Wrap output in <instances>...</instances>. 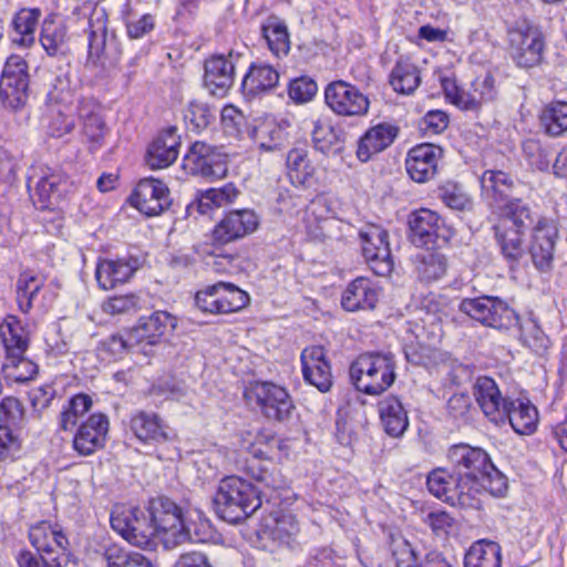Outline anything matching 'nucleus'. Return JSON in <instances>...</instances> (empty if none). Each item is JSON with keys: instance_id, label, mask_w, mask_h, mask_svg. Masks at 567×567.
Returning a JSON list of instances; mask_svg holds the SVG:
<instances>
[{"instance_id": "obj_1", "label": "nucleus", "mask_w": 567, "mask_h": 567, "mask_svg": "<svg viewBox=\"0 0 567 567\" xmlns=\"http://www.w3.org/2000/svg\"><path fill=\"white\" fill-rule=\"evenodd\" d=\"M483 198L497 205L492 225L495 245L511 269L519 266L525 254V233L534 224L535 212L522 198L511 197L514 179L503 171L487 169L481 178Z\"/></svg>"}, {"instance_id": "obj_2", "label": "nucleus", "mask_w": 567, "mask_h": 567, "mask_svg": "<svg viewBox=\"0 0 567 567\" xmlns=\"http://www.w3.org/2000/svg\"><path fill=\"white\" fill-rule=\"evenodd\" d=\"M447 458L454 478L466 496L480 503L478 495L485 491L493 496H503L507 491V478L492 463L481 447L460 443L450 447Z\"/></svg>"}, {"instance_id": "obj_3", "label": "nucleus", "mask_w": 567, "mask_h": 567, "mask_svg": "<svg viewBox=\"0 0 567 567\" xmlns=\"http://www.w3.org/2000/svg\"><path fill=\"white\" fill-rule=\"evenodd\" d=\"M157 537L165 548H174L185 543L206 542L209 524L202 519L199 513L184 512L168 497H157L148 504Z\"/></svg>"}, {"instance_id": "obj_4", "label": "nucleus", "mask_w": 567, "mask_h": 567, "mask_svg": "<svg viewBox=\"0 0 567 567\" xmlns=\"http://www.w3.org/2000/svg\"><path fill=\"white\" fill-rule=\"evenodd\" d=\"M261 494L259 487L238 476L226 477L214 497L215 511L225 522L237 524L261 506Z\"/></svg>"}, {"instance_id": "obj_5", "label": "nucleus", "mask_w": 567, "mask_h": 567, "mask_svg": "<svg viewBox=\"0 0 567 567\" xmlns=\"http://www.w3.org/2000/svg\"><path fill=\"white\" fill-rule=\"evenodd\" d=\"M350 379L358 391L380 395L395 381V361L390 352H365L350 365Z\"/></svg>"}, {"instance_id": "obj_6", "label": "nucleus", "mask_w": 567, "mask_h": 567, "mask_svg": "<svg viewBox=\"0 0 567 567\" xmlns=\"http://www.w3.org/2000/svg\"><path fill=\"white\" fill-rule=\"evenodd\" d=\"M458 310L482 326L498 331L522 330L520 316L509 303L496 296L483 295L476 298H464Z\"/></svg>"}, {"instance_id": "obj_7", "label": "nucleus", "mask_w": 567, "mask_h": 567, "mask_svg": "<svg viewBox=\"0 0 567 567\" xmlns=\"http://www.w3.org/2000/svg\"><path fill=\"white\" fill-rule=\"evenodd\" d=\"M110 520L113 530L136 547H151L157 536L150 507L116 506Z\"/></svg>"}, {"instance_id": "obj_8", "label": "nucleus", "mask_w": 567, "mask_h": 567, "mask_svg": "<svg viewBox=\"0 0 567 567\" xmlns=\"http://www.w3.org/2000/svg\"><path fill=\"white\" fill-rule=\"evenodd\" d=\"M29 182L34 183L32 198L40 209H53L76 190L75 183L56 166L38 167Z\"/></svg>"}, {"instance_id": "obj_9", "label": "nucleus", "mask_w": 567, "mask_h": 567, "mask_svg": "<svg viewBox=\"0 0 567 567\" xmlns=\"http://www.w3.org/2000/svg\"><path fill=\"white\" fill-rule=\"evenodd\" d=\"M49 134L53 137H62L71 133L75 127V115H78L79 109V99L75 92L70 89L65 80L58 79L49 93Z\"/></svg>"}, {"instance_id": "obj_10", "label": "nucleus", "mask_w": 567, "mask_h": 567, "mask_svg": "<svg viewBox=\"0 0 567 567\" xmlns=\"http://www.w3.org/2000/svg\"><path fill=\"white\" fill-rule=\"evenodd\" d=\"M530 230L529 244H525V252H528L534 267L547 272L553 267L555 246L558 239V229L554 221L535 213L534 224ZM526 256L524 254L523 258Z\"/></svg>"}, {"instance_id": "obj_11", "label": "nucleus", "mask_w": 567, "mask_h": 567, "mask_svg": "<svg viewBox=\"0 0 567 567\" xmlns=\"http://www.w3.org/2000/svg\"><path fill=\"white\" fill-rule=\"evenodd\" d=\"M248 403H255L262 414L276 421L288 419L293 410V403L287 390L272 382H255L245 390Z\"/></svg>"}, {"instance_id": "obj_12", "label": "nucleus", "mask_w": 567, "mask_h": 567, "mask_svg": "<svg viewBox=\"0 0 567 567\" xmlns=\"http://www.w3.org/2000/svg\"><path fill=\"white\" fill-rule=\"evenodd\" d=\"M249 301L248 295L233 284L219 281L198 291L195 305L203 312L229 313L243 309Z\"/></svg>"}, {"instance_id": "obj_13", "label": "nucleus", "mask_w": 567, "mask_h": 567, "mask_svg": "<svg viewBox=\"0 0 567 567\" xmlns=\"http://www.w3.org/2000/svg\"><path fill=\"white\" fill-rule=\"evenodd\" d=\"M324 102L338 116L361 117L368 114L370 100L355 85L338 80L324 89Z\"/></svg>"}, {"instance_id": "obj_14", "label": "nucleus", "mask_w": 567, "mask_h": 567, "mask_svg": "<svg viewBox=\"0 0 567 567\" xmlns=\"http://www.w3.org/2000/svg\"><path fill=\"white\" fill-rule=\"evenodd\" d=\"M183 168L190 175L205 178H223L226 176V155L216 146L205 142H195L183 158Z\"/></svg>"}, {"instance_id": "obj_15", "label": "nucleus", "mask_w": 567, "mask_h": 567, "mask_svg": "<svg viewBox=\"0 0 567 567\" xmlns=\"http://www.w3.org/2000/svg\"><path fill=\"white\" fill-rule=\"evenodd\" d=\"M362 246V255L377 276H386L393 269L389 235L379 225L370 224L359 231Z\"/></svg>"}, {"instance_id": "obj_16", "label": "nucleus", "mask_w": 567, "mask_h": 567, "mask_svg": "<svg viewBox=\"0 0 567 567\" xmlns=\"http://www.w3.org/2000/svg\"><path fill=\"white\" fill-rule=\"evenodd\" d=\"M107 18L103 9H94L89 18V56L93 65L116 62L120 58L115 37L107 34Z\"/></svg>"}, {"instance_id": "obj_17", "label": "nucleus", "mask_w": 567, "mask_h": 567, "mask_svg": "<svg viewBox=\"0 0 567 567\" xmlns=\"http://www.w3.org/2000/svg\"><path fill=\"white\" fill-rule=\"evenodd\" d=\"M27 63L19 55L8 58L0 78V100L7 107L17 110L28 99Z\"/></svg>"}, {"instance_id": "obj_18", "label": "nucleus", "mask_w": 567, "mask_h": 567, "mask_svg": "<svg viewBox=\"0 0 567 567\" xmlns=\"http://www.w3.org/2000/svg\"><path fill=\"white\" fill-rule=\"evenodd\" d=\"M508 39L511 55L518 66L533 68L542 62L544 40L536 29H512Z\"/></svg>"}, {"instance_id": "obj_19", "label": "nucleus", "mask_w": 567, "mask_h": 567, "mask_svg": "<svg viewBox=\"0 0 567 567\" xmlns=\"http://www.w3.org/2000/svg\"><path fill=\"white\" fill-rule=\"evenodd\" d=\"M132 205L146 216H157L172 204L168 187L155 178L138 182L131 195Z\"/></svg>"}, {"instance_id": "obj_20", "label": "nucleus", "mask_w": 567, "mask_h": 567, "mask_svg": "<svg viewBox=\"0 0 567 567\" xmlns=\"http://www.w3.org/2000/svg\"><path fill=\"white\" fill-rule=\"evenodd\" d=\"M109 429V417L103 413H93L76 430L73 449L82 456L94 454L104 447Z\"/></svg>"}, {"instance_id": "obj_21", "label": "nucleus", "mask_w": 567, "mask_h": 567, "mask_svg": "<svg viewBox=\"0 0 567 567\" xmlns=\"http://www.w3.org/2000/svg\"><path fill=\"white\" fill-rule=\"evenodd\" d=\"M128 429L136 440L144 444H158L172 441L174 434L158 414L138 410L132 413Z\"/></svg>"}, {"instance_id": "obj_22", "label": "nucleus", "mask_w": 567, "mask_h": 567, "mask_svg": "<svg viewBox=\"0 0 567 567\" xmlns=\"http://www.w3.org/2000/svg\"><path fill=\"white\" fill-rule=\"evenodd\" d=\"M302 375L306 382L326 393L332 386L331 364L321 346L307 347L301 352Z\"/></svg>"}, {"instance_id": "obj_23", "label": "nucleus", "mask_w": 567, "mask_h": 567, "mask_svg": "<svg viewBox=\"0 0 567 567\" xmlns=\"http://www.w3.org/2000/svg\"><path fill=\"white\" fill-rule=\"evenodd\" d=\"M474 396L484 415L495 424L506 422V406L511 400L502 396L496 382L489 377H478L474 384Z\"/></svg>"}, {"instance_id": "obj_24", "label": "nucleus", "mask_w": 567, "mask_h": 567, "mask_svg": "<svg viewBox=\"0 0 567 567\" xmlns=\"http://www.w3.org/2000/svg\"><path fill=\"white\" fill-rule=\"evenodd\" d=\"M454 471L447 472L445 468L439 467L433 470L427 476V488L432 495L452 505H458L464 508H476L478 502L466 496L458 487L456 480L453 477Z\"/></svg>"}, {"instance_id": "obj_25", "label": "nucleus", "mask_w": 567, "mask_h": 567, "mask_svg": "<svg viewBox=\"0 0 567 567\" xmlns=\"http://www.w3.org/2000/svg\"><path fill=\"white\" fill-rule=\"evenodd\" d=\"M443 156L442 147L424 143L413 147L405 162L406 172L416 183H426L437 173V165Z\"/></svg>"}, {"instance_id": "obj_26", "label": "nucleus", "mask_w": 567, "mask_h": 567, "mask_svg": "<svg viewBox=\"0 0 567 567\" xmlns=\"http://www.w3.org/2000/svg\"><path fill=\"white\" fill-rule=\"evenodd\" d=\"M259 225V218L251 209L231 210L215 226L214 239L227 244L254 233Z\"/></svg>"}, {"instance_id": "obj_27", "label": "nucleus", "mask_w": 567, "mask_h": 567, "mask_svg": "<svg viewBox=\"0 0 567 567\" xmlns=\"http://www.w3.org/2000/svg\"><path fill=\"white\" fill-rule=\"evenodd\" d=\"M176 319L166 311H156L142 317L131 329V340L137 346H155L169 329H174Z\"/></svg>"}, {"instance_id": "obj_28", "label": "nucleus", "mask_w": 567, "mask_h": 567, "mask_svg": "<svg viewBox=\"0 0 567 567\" xmlns=\"http://www.w3.org/2000/svg\"><path fill=\"white\" fill-rule=\"evenodd\" d=\"M137 260L134 258L103 259L95 269L97 285L103 290H111L127 282L137 270Z\"/></svg>"}, {"instance_id": "obj_29", "label": "nucleus", "mask_w": 567, "mask_h": 567, "mask_svg": "<svg viewBox=\"0 0 567 567\" xmlns=\"http://www.w3.org/2000/svg\"><path fill=\"white\" fill-rule=\"evenodd\" d=\"M399 132L396 125L386 122L372 126L358 142V158L363 163L368 162L373 155L388 148Z\"/></svg>"}, {"instance_id": "obj_30", "label": "nucleus", "mask_w": 567, "mask_h": 567, "mask_svg": "<svg viewBox=\"0 0 567 567\" xmlns=\"http://www.w3.org/2000/svg\"><path fill=\"white\" fill-rule=\"evenodd\" d=\"M181 137L175 127L163 131L150 145L146 162L152 169L165 168L172 165L177 156Z\"/></svg>"}, {"instance_id": "obj_31", "label": "nucleus", "mask_w": 567, "mask_h": 567, "mask_svg": "<svg viewBox=\"0 0 567 567\" xmlns=\"http://www.w3.org/2000/svg\"><path fill=\"white\" fill-rule=\"evenodd\" d=\"M235 66L224 55H215L205 63L204 85L213 95L224 96L234 82Z\"/></svg>"}, {"instance_id": "obj_32", "label": "nucleus", "mask_w": 567, "mask_h": 567, "mask_svg": "<svg viewBox=\"0 0 567 567\" xmlns=\"http://www.w3.org/2000/svg\"><path fill=\"white\" fill-rule=\"evenodd\" d=\"M411 239L415 246L429 247L436 244L443 220L433 210L420 209L409 220Z\"/></svg>"}, {"instance_id": "obj_33", "label": "nucleus", "mask_w": 567, "mask_h": 567, "mask_svg": "<svg viewBox=\"0 0 567 567\" xmlns=\"http://www.w3.org/2000/svg\"><path fill=\"white\" fill-rule=\"evenodd\" d=\"M379 300L375 285L364 277L352 280L346 288L341 305L347 311L373 309Z\"/></svg>"}, {"instance_id": "obj_34", "label": "nucleus", "mask_w": 567, "mask_h": 567, "mask_svg": "<svg viewBox=\"0 0 567 567\" xmlns=\"http://www.w3.org/2000/svg\"><path fill=\"white\" fill-rule=\"evenodd\" d=\"M384 431L393 437L401 436L409 426L406 411L396 396H386L378 404Z\"/></svg>"}, {"instance_id": "obj_35", "label": "nucleus", "mask_w": 567, "mask_h": 567, "mask_svg": "<svg viewBox=\"0 0 567 567\" xmlns=\"http://www.w3.org/2000/svg\"><path fill=\"white\" fill-rule=\"evenodd\" d=\"M2 374L8 385H22L32 381L39 372L38 365L24 353L6 354L2 362Z\"/></svg>"}, {"instance_id": "obj_36", "label": "nucleus", "mask_w": 567, "mask_h": 567, "mask_svg": "<svg viewBox=\"0 0 567 567\" xmlns=\"http://www.w3.org/2000/svg\"><path fill=\"white\" fill-rule=\"evenodd\" d=\"M496 94L494 78L485 73L472 82L471 91L456 94L455 104L465 110H475L481 104L493 101Z\"/></svg>"}, {"instance_id": "obj_37", "label": "nucleus", "mask_w": 567, "mask_h": 567, "mask_svg": "<svg viewBox=\"0 0 567 567\" xmlns=\"http://www.w3.org/2000/svg\"><path fill=\"white\" fill-rule=\"evenodd\" d=\"M279 81V73L268 64H252L243 79L245 94L255 96L274 89Z\"/></svg>"}, {"instance_id": "obj_38", "label": "nucleus", "mask_w": 567, "mask_h": 567, "mask_svg": "<svg viewBox=\"0 0 567 567\" xmlns=\"http://www.w3.org/2000/svg\"><path fill=\"white\" fill-rule=\"evenodd\" d=\"M414 265L417 278L427 284L441 280L449 269L447 257L440 251L426 250L417 254Z\"/></svg>"}, {"instance_id": "obj_39", "label": "nucleus", "mask_w": 567, "mask_h": 567, "mask_svg": "<svg viewBox=\"0 0 567 567\" xmlns=\"http://www.w3.org/2000/svg\"><path fill=\"white\" fill-rule=\"evenodd\" d=\"M506 411V421L509 422L516 433L527 435L536 430L538 412L529 402L511 400Z\"/></svg>"}, {"instance_id": "obj_40", "label": "nucleus", "mask_w": 567, "mask_h": 567, "mask_svg": "<svg viewBox=\"0 0 567 567\" xmlns=\"http://www.w3.org/2000/svg\"><path fill=\"white\" fill-rule=\"evenodd\" d=\"M78 116L83 122V133L89 142L100 146L106 130L100 106L90 99H79Z\"/></svg>"}, {"instance_id": "obj_41", "label": "nucleus", "mask_w": 567, "mask_h": 567, "mask_svg": "<svg viewBox=\"0 0 567 567\" xmlns=\"http://www.w3.org/2000/svg\"><path fill=\"white\" fill-rule=\"evenodd\" d=\"M0 337L6 349V354L25 353L29 347L30 333L14 316H9L3 323L0 324Z\"/></svg>"}, {"instance_id": "obj_42", "label": "nucleus", "mask_w": 567, "mask_h": 567, "mask_svg": "<svg viewBox=\"0 0 567 567\" xmlns=\"http://www.w3.org/2000/svg\"><path fill=\"white\" fill-rule=\"evenodd\" d=\"M464 567H502V550L494 542L474 543L464 556Z\"/></svg>"}, {"instance_id": "obj_43", "label": "nucleus", "mask_w": 567, "mask_h": 567, "mask_svg": "<svg viewBox=\"0 0 567 567\" xmlns=\"http://www.w3.org/2000/svg\"><path fill=\"white\" fill-rule=\"evenodd\" d=\"M44 282V277L33 270L20 272L16 285V292L18 307L22 312L28 313L31 310L33 300L43 288Z\"/></svg>"}, {"instance_id": "obj_44", "label": "nucleus", "mask_w": 567, "mask_h": 567, "mask_svg": "<svg viewBox=\"0 0 567 567\" xmlns=\"http://www.w3.org/2000/svg\"><path fill=\"white\" fill-rule=\"evenodd\" d=\"M420 71L415 64L406 59H400L390 74V84L401 94H412L420 85Z\"/></svg>"}, {"instance_id": "obj_45", "label": "nucleus", "mask_w": 567, "mask_h": 567, "mask_svg": "<svg viewBox=\"0 0 567 567\" xmlns=\"http://www.w3.org/2000/svg\"><path fill=\"white\" fill-rule=\"evenodd\" d=\"M287 167L292 182L302 186H311L316 181V167L302 148H293L287 155Z\"/></svg>"}, {"instance_id": "obj_46", "label": "nucleus", "mask_w": 567, "mask_h": 567, "mask_svg": "<svg viewBox=\"0 0 567 567\" xmlns=\"http://www.w3.org/2000/svg\"><path fill=\"white\" fill-rule=\"evenodd\" d=\"M41 13L39 9H21L12 20L14 43L30 47L34 42V32Z\"/></svg>"}, {"instance_id": "obj_47", "label": "nucleus", "mask_w": 567, "mask_h": 567, "mask_svg": "<svg viewBox=\"0 0 567 567\" xmlns=\"http://www.w3.org/2000/svg\"><path fill=\"white\" fill-rule=\"evenodd\" d=\"M262 35L268 48L276 56L287 55L290 50V39L287 25L276 17H271L262 25Z\"/></svg>"}, {"instance_id": "obj_48", "label": "nucleus", "mask_w": 567, "mask_h": 567, "mask_svg": "<svg viewBox=\"0 0 567 567\" xmlns=\"http://www.w3.org/2000/svg\"><path fill=\"white\" fill-rule=\"evenodd\" d=\"M522 152L527 164L537 171H548L551 164V147L538 138H527L522 143Z\"/></svg>"}, {"instance_id": "obj_49", "label": "nucleus", "mask_w": 567, "mask_h": 567, "mask_svg": "<svg viewBox=\"0 0 567 567\" xmlns=\"http://www.w3.org/2000/svg\"><path fill=\"white\" fill-rule=\"evenodd\" d=\"M540 123L548 135L560 136L567 131V103L554 102L547 105L542 112Z\"/></svg>"}, {"instance_id": "obj_50", "label": "nucleus", "mask_w": 567, "mask_h": 567, "mask_svg": "<svg viewBox=\"0 0 567 567\" xmlns=\"http://www.w3.org/2000/svg\"><path fill=\"white\" fill-rule=\"evenodd\" d=\"M40 41L50 55L63 52L66 43V28L62 22L45 19L42 24Z\"/></svg>"}, {"instance_id": "obj_51", "label": "nucleus", "mask_w": 567, "mask_h": 567, "mask_svg": "<svg viewBox=\"0 0 567 567\" xmlns=\"http://www.w3.org/2000/svg\"><path fill=\"white\" fill-rule=\"evenodd\" d=\"M92 408V399L87 394L72 396L60 413L59 426L63 431H71L78 424V420Z\"/></svg>"}, {"instance_id": "obj_52", "label": "nucleus", "mask_w": 567, "mask_h": 567, "mask_svg": "<svg viewBox=\"0 0 567 567\" xmlns=\"http://www.w3.org/2000/svg\"><path fill=\"white\" fill-rule=\"evenodd\" d=\"M238 196V189L233 184H227L220 188H209L202 193L198 199V209L202 214L228 205Z\"/></svg>"}, {"instance_id": "obj_53", "label": "nucleus", "mask_w": 567, "mask_h": 567, "mask_svg": "<svg viewBox=\"0 0 567 567\" xmlns=\"http://www.w3.org/2000/svg\"><path fill=\"white\" fill-rule=\"evenodd\" d=\"M107 567H153L150 559L136 551H127L116 545L107 547L104 551Z\"/></svg>"}, {"instance_id": "obj_54", "label": "nucleus", "mask_w": 567, "mask_h": 567, "mask_svg": "<svg viewBox=\"0 0 567 567\" xmlns=\"http://www.w3.org/2000/svg\"><path fill=\"white\" fill-rule=\"evenodd\" d=\"M215 118V112L207 103L193 101L184 112L186 125L195 132L205 130Z\"/></svg>"}, {"instance_id": "obj_55", "label": "nucleus", "mask_w": 567, "mask_h": 567, "mask_svg": "<svg viewBox=\"0 0 567 567\" xmlns=\"http://www.w3.org/2000/svg\"><path fill=\"white\" fill-rule=\"evenodd\" d=\"M439 196L450 208L465 210L471 207L472 202L464 189L455 183H446L439 189Z\"/></svg>"}, {"instance_id": "obj_56", "label": "nucleus", "mask_w": 567, "mask_h": 567, "mask_svg": "<svg viewBox=\"0 0 567 567\" xmlns=\"http://www.w3.org/2000/svg\"><path fill=\"white\" fill-rule=\"evenodd\" d=\"M0 422L8 429L21 427L24 424V409L22 403L13 398L7 396L0 403Z\"/></svg>"}, {"instance_id": "obj_57", "label": "nucleus", "mask_w": 567, "mask_h": 567, "mask_svg": "<svg viewBox=\"0 0 567 567\" xmlns=\"http://www.w3.org/2000/svg\"><path fill=\"white\" fill-rule=\"evenodd\" d=\"M433 534L437 537H447L456 530L457 523L454 517L445 511L430 512L423 519Z\"/></svg>"}, {"instance_id": "obj_58", "label": "nucleus", "mask_w": 567, "mask_h": 567, "mask_svg": "<svg viewBox=\"0 0 567 567\" xmlns=\"http://www.w3.org/2000/svg\"><path fill=\"white\" fill-rule=\"evenodd\" d=\"M140 298L134 293L113 296L102 303V310L107 315H123L138 308Z\"/></svg>"}, {"instance_id": "obj_59", "label": "nucleus", "mask_w": 567, "mask_h": 567, "mask_svg": "<svg viewBox=\"0 0 567 567\" xmlns=\"http://www.w3.org/2000/svg\"><path fill=\"white\" fill-rule=\"evenodd\" d=\"M318 91L317 83L309 78L295 79L289 85V96L297 103H306L312 100Z\"/></svg>"}, {"instance_id": "obj_60", "label": "nucleus", "mask_w": 567, "mask_h": 567, "mask_svg": "<svg viewBox=\"0 0 567 567\" xmlns=\"http://www.w3.org/2000/svg\"><path fill=\"white\" fill-rule=\"evenodd\" d=\"M45 544L49 546H44L41 549L40 556H58V559H60L61 556H65L69 551V540L58 525H54L51 532V536L48 538V540H45Z\"/></svg>"}, {"instance_id": "obj_61", "label": "nucleus", "mask_w": 567, "mask_h": 567, "mask_svg": "<svg viewBox=\"0 0 567 567\" xmlns=\"http://www.w3.org/2000/svg\"><path fill=\"white\" fill-rule=\"evenodd\" d=\"M220 121L226 134L237 136L245 124L244 114L234 105H226L220 111Z\"/></svg>"}, {"instance_id": "obj_62", "label": "nucleus", "mask_w": 567, "mask_h": 567, "mask_svg": "<svg viewBox=\"0 0 567 567\" xmlns=\"http://www.w3.org/2000/svg\"><path fill=\"white\" fill-rule=\"evenodd\" d=\"M311 135L315 148L323 154L330 152L337 138L333 128L321 122L313 123Z\"/></svg>"}, {"instance_id": "obj_63", "label": "nucleus", "mask_w": 567, "mask_h": 567, "mask_svg": "<svg viewBox=\"0 0 567 567\" xmlns=\"http://www.w3.org/2000/svg\"><path fill=\"white\" fill-rule=\"evenodd\" d=\"M392 557L395 560L396 567H414L415 554L411 544L402 538H394L391 545Z\"/></svg>"}, {"instance_id": "obj_64", "label": "nucleus", "mask_w": 567, "mask_h": 567, "mask_svg": "<svg viewBox=\"0 0 567 567\" xmlns=\"http://www.w3.org/2000/svg\"><path fill=\"white\" fill-rule=\"evenodd\" d=\"M17 561L19 567H61L58 556H38L29 550L21 551L17 557Z\"/></svg>"}]
</instances>
